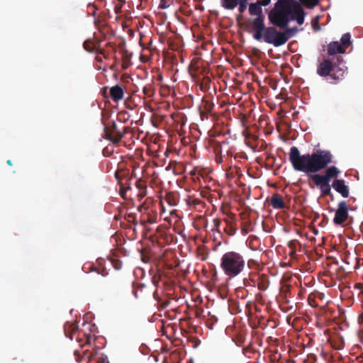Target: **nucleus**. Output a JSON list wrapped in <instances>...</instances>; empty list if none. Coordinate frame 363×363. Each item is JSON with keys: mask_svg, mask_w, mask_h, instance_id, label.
I'll return each mask as SVG.
<instances>
[{"mask_svg": "<svg viewBox=\"0 0 363 363\" xmlns=\"http://www.w3.org/2000/svg\"><path fill=\"white\" fill-rule=\"evenodd\" d=\"M147 195V188H143V189L138 190L137 197L138 201L143 199Z\"/></svg>", "mask_w": 363, "mask_h": 363, "instance_id": "28", "label": "nucleus"}, {"mask_svg": "<svg viewBox=\"0 0 363 363\" xmlns=\"http://www.w3.org/2000/svg\"><path fill=\"white\" fill-rule=\"evenodd\" d=\"M249 0H221L222 6L228 10H233L238 6L240 13L246 11Z\"/></svg>", "mask_w": 363, "mask_h": 363, "instance_id": "11", "label": "nucleus"}, {"mask_svg": "<svg viewBox=\"0 0 363 363\" xmlns=\"http://www.w3.org/2000/svg\"><path fill=\"white\" fill-rule=\"evenodd\" d=\"M351 44V35L349 33L343 34L340 42H330L327 46L328 57H323L318 65L317 74L322 77H329L335 82L342 80L347 67L342 57L336 55L345 53Z\"/></svg>", "mask_w": 363, "mask_h": 363, "instance_id": "2", "label": "nucleus"}, {"mask_svg": "<svg viewBox=\"0 0 363 363\" xmlns=\"http://www.w3.org/2000/svg\"><path fill=\"white\" fill-rule=\"evenodd\" d=\"M294 0H278L268 12L269 23L280 28L287 27L291 21L292 7Z\"/></svg>", "mask_w": 363, "mask_h": 363, "instance_id": "4", "label": "nucleus"}, {"mask_svg": "<svg viewBox=\"0 0 363 363\" xmlns=\"http://www.w3.org/2000/svg\"><path fill=\"white\" fill-rule=\"evenodd\" d=\"M331 186L333 189L340 194L343 198H347L350 195L349 186L342 179H335L333 181Z\"/></svg>", "mask_w": 363, "mask_h": 363, "instance_id": "12", "label": "nucleus"}, {"mask_svg": "<svg viewBox=\"0 0 363 363\" xmlns=\"http://www.w3.org/2000/svg\"><path fill=\"white\" fill-rule=\"evenodd\" d=\"M148 199H147L145 201L138 207L139 211L143 213L140 219L142 225H145L146 223L152 224L157 222V211L150 207V205L147 204Z\"/></svg>", "mask_w": 363, "mask_h": 363, "instance_id": "9", "label": "nucleus"}, {"mask_svg": "<svg viewBox=\"0 0 363 363\" xmlns=\"http://www.w3.org/2000/svg\"><path fill=\"white\" fill-rule=\"evenodd\" d=\"M251 29L254 31L253 38L257 41L263 40L268 44H272L275 47H279L284 45L288 40L294 34L297 28L287 29L284 32H279L274 26L266 27L264 23L263 29L257 31L255 28L254 21H249Z\"/></svg>", "mask_w": 363, "mask_h": 363, "instance_id": "3", "label": "nucleus"}, {"mask_svg": "<svg viewBox=\"0 0 363 363\" xmlns=\"http://www.w3.org/2000/svg\"><path fill=\"white\" fill-rule=\"evenodd\" d=\"M84 48L90 52H95L96 54H104V50L99 48V45L95 44L91 40H88L84 43Z\"/></svg>", "mask_w": 363, "mask_h": 363, "instance_id": "19", "label": "nucleus"}, {"mask_svg": "<svg viewBox=\"0 0 363 363\" xmlns=\"http://www.w3.org/2000/svg\"><path fill=\"white\" fill-rule=\"evenodd\" d=\"M65 335L71 340H73L74 335L78 332V325L74 322H67L64 325Z\"/></svg>", "mask_w": 363, "mask_h": 363, "instance_id": "18", "label": "nucleus"}, {"mask_svg": "<svg viewBox=\"0 0 363 363\" xmlns=\"http://www.w3.org/2000/svg\"><path fill=\"white\" fill-rule=\"evenodd\" d=\"M211 231L214 233H218V234H220V230H219V228L218 227H216L214 225L213 226V228H211Z\"/></svg>", "mask_w": 363, "mask_h": 363, "instance_id": "32", "label": "nucleus"}, {"mask_svg": "<svg viewBox=\"0 0 363 363\" xmlns=\"http://www.w3.org/2000/svg\"><path fill=\"white\" fill-rule=\"evenodd\" d=\"M216 162L218 164H221L223 162V158L225 157L224 155H215Z\"/></svg>", "mask_w": 363, "mask_h": 363, "instance_id": "30", "label": "nucleus"}, {"mask_svg": "<svg viewBox=\"0 0 363 363\" xmlns=\"http://www.w3.org/2000/svg\"><path fill=\"white\" fill-rule=\"evenodd\" d=\"M187 203L189 206L195 208H204L205 203L200 199L189 197L187 200Z\"/></svg>", "mask_w": 363, "mask_h": 363, "instance_id": "21", "label": "nucleus"}, {"mask_svg": "<svg viewBox=\"0 0 363 363\" xmlns=\"http://www.w3.org/2000/svg\"><path fill=\"white\" fill-rule=\"evenodd\" d=\"M128 128L126 126H123L122 129L118 128L116 123L113 122L104 128L106 138L114 144H118L128 132Z\"/></svg>", "mask_w": 363, "mask_h": 363, "instance_id": "8", "label": "nucleus"}, {"mask_svg": "<svg viewBox=\"0 0 363 363\" xmlns=\"http://www.w3.org/2000/svg\"><path fill=\"white\" fill-rule=\"evenodd\" d=\"M271 0H258L255 3H251L249 5V13L251 16H255L254 18H250L249 21H254L255 28L258 30L257 31L263 29L264 21L265 16L262 11V6H268Z\"/></svg>", "mask_w": 363, "mask_h": 363, "instance_id": "6", "label": "nucleus"}, {"mask_svg": "<svg viewBox=\"0 0 363 363\" xmlns=\"http://www.w3.org/2000/svg\"><path fill=\"white\" fill-rule=\"evenodd\" d=\"M110 97L114 102H118L124 97L123 88L120 85H115L110 89Z\"/></svg>", "mask_w": 363, "mask_h": 363, "instance_id": "17", "label": "nucleus"}, {"mask_svg": "<svg viewBox=\"0 0 363 363\" xmlns=\"http://www.w3.org/2000/svg\"><path fill=\"white\" fill-rule=\"evenodd\" d=\"M174 0H160L159 9H166L173 4Z\"/></svg>", "mask_w": 363, "mask_h": 363, "instance_id": "26", "label": "nucleus"}, {"mask_svg": "<svg viewBox=\"0 0 363 363\" xmlns=\"http://www.w3.org/2000/svg\"><path fill=\"white\" fill-rule=\"evenodd\" d=\"M220 267L227 277L234 278L244 270L245 261L240 253L229 251L222 255Z\"/></svg>", "mask_w": 363, "mask_h": 363, "instance_id": "5", "label": "nucleus"}, {"mask_svg": "<svg viewBox=\"0 0 363 363\" xmlns=\"http://www.w3.org/2000/svg\"><path fill=\"white\" fill-rule=\"evenodd\" d=\"M269 202L274 209H284L286 208L284 197L278 193L274 194L271 196Z\"/></svg>", "mask_w": 363, "mask_h": 363, "instance_id": "16", "label": "nucleus"}, {"mask_svg": "<svg viewBox=\"0 0 363 363\" xmlns=\"http://www.w3.org/2000/svg\"><path fill=\"white\" fill-rule=\"evenodd\" d=\"M213 104L210 102V101H206L205 102V105H204V109L207 111V112H211L213 108Z\"/></svg>", "mask_w": 363, "mask_h": 363, "instance_id": "29", "label": "nucleus"}, {"mask_svg": "<svg viewBox=\"0 0 363 363\" xmlns=\"http://www.w3.org/2000/svg\"><path fill=\"white\" fill-rule=\"evenodd\" d=\"M143 94L147 97H152L155 94V89L150 84L146 85L143 89Z\"/></svg>", "mask_w": 363, "mask_h": 363, "instance_id": "23", "label": "nucleus"}, {"mask_svg": "<svg viewBox=\"0 0 363 363\" xmlns=\"http://www.w3.org/2000/svg\"><path fill=\"white\" fill-rule=\"evenodd\" d=\"M102 55H104V58H106V59H107V58H108L107 55L105 54V52H104V54H102Z\"/></svg>", "mask_w": 363, "mask_h": 363, "instance_id": "38", "label": "nucleus"}, {"mask_svg": "<svg viewBox=\"0 0 363 363\" xmlns=\"http://www.w3.org/2000/svg\"><path fill=\"white\" fill-rule=\"evenodd\" d=\"M96 60L98 62H102V58H101V57H99V55H97V56L96 57Z\"/></svg>", "mask_w": 363, "mask_h": 363, "instance_id": "36", "label": "nucleus"}, {"mask_svg": "<svg viewBox=\"0 0 363 363\" xmlns=\"http://www.w3.org/2000/svg\"><path fill=\"white\" fill-rule=\"evenodd\" d=\"M113 59H114V62H115V63H114V65H112V66L111 67V69H114V66H115V65H116V64H117V63L118 62V57H117L116 56H114V57H113Z\"/></svg>", "mask_w": 363, "mask_h": 363, "instance_id": "33", "label": "nucleus"}, {"mask_svg": "<svg viewBox=\"0 0 363 363\" xmlns=\"http://www.w3.org/2000/svg\"><path fill=\"white\" fill-rule=\"evenodd\" d=\"M213 150L215 155L232 156L233 153L228 146V142L223 141L222 143L216 142L213 144Z\"/></svg>", "mask_w": 363, "mask_h": 363, "instance_id": "13", "label": "nucleus"}, {"mask_svg": "<svg viewBox=\"0 0 363 363\" xmlns=\"http://www.w3.org/2000/svg\"><path fill=\"white\" fill-rule=\"evenodd\" d=\"M86 342H89V343L90 342V337H88V338H87Z\"/></svg>", "mask_w": 363, "mask_h": 363, "instance_id": "39", "label": "nucleus"}, {"mask_svg": "<svg viewBox=\"0 0 363 363\" xmlns=\"http://www.w3.org/2000/svg\"><path fill=\"white\" fill-rule=\"evenodd\" d=\"M106 45L107 46H110L113 49L114 52H116V48L113 45H112L111 43H107Z\"/></svg>", "mask_w": 363, "mask_h": 363, "instance_id": "34", "label": "nucleus"}, {"mask_svg": "<svg viewBox=\"0 0 363 363\" xmlns=\"http://www.w3.org/2000/svg\"><path fill=\"white\" fill-rule=\"evenodd\" d=\"M226 226L223 228V230L229 235H233L235 233V228L227 220H225Z\"/></svg>", "mask_w": 363, "mask_h": 363, "instance_id": "24", "label": "nucleus"}, {"mask_svg": "<svg viewBox=\"0 0 363 363\" xmlns=\"http://www.w3.org/2000/svg\"><path fill=\"white\" fill-rule=\"evenodd\" d=\"M6 163L9 165V166H12V162L11 160H8Z\"/></svg>", "mask_w": 363, "mask_h": 363, "instance_id": "37", "label": "nucleus"}, {"mask_svg": "<svg viewBox=\"0 0 363 363\" xmlns=\"http://www.w3.org/2000/svg\"><path fill=\"white\" fill-rule=\"evenodd\" d=\"M213 225L216 226V227H218V228H220V226L222 224V220L219 218H215L213 221Z\"/></svg>", "mask_w": 363, "mask_h": 363, "instance_id": "31", "label": "nucleus"}, {"mask_svg": "<svg viewBox=\"0 0 363 363\" xmlns=\"http://www.w3.org/2000/svg\"><path fill=\"white\" fill-rule=\"evenodd\" d=\"M122 57V69H128L131 65V58H132V54L130 53L127 50H123L121 51Z\"/></svg>", "mask_w": 363, "mask_h": 363, "instance_id": "20", "label": "nucleus"}, {"mask_svg": "<svg viewBox=\"0 0 363 363\" xmlns=\"http://www.w3.org/2000/svg\"><path fill=\"white\" fill-rule=\"evenodd\" d=\"M89 363H105V359L103 357H99L97 352L89 356Z\"/></svg>", "mask_w": 363, "mask_h": 363, "instance_id": "22", "label": "nucleus"}, {"mask_svg": "<svg viewBox=\"0 0 363 363\" xmlns=\"http://www.w3.org/2000/svg\"><path fill=\"white\" fill-rule=\"evenodd\" d=\"M289 159L296 171L304 172L320 188L322 196H330L333 200L330 182L313 176V173L321 171L333 162L329 150H318L312 154L301 155L298 147L294 146L290 149Z\"/></svg>", "mask_w": 363, "mask_h": 363, "instance_id": "1", "label": "nucleus"}, {"mask_svg": "<svg viewBox=\"0 0 363 363\" xmlns=\"http://www.w3.org/2000/svg\"><path fill=\"white\" fill-rule=\"evenodd\" d=\"M135 187H136L137 190H139V189H143V188H147V184H146L145 181L140 179L136 181Z\"/></svg>", "mask_w": 363, "mask_h": 363, "instance_id": "27", "label": "nucleus"}, {"mask_svg": "<svg viewBox=\"0 0 363 363\" xmlns=\"http://www.w3.org/2000/svg\"><path fill=\"white\" fill-rule=\"evenodd\" d=\"M348 211L349 205L347 202L346 201H340L335 211L333 223L337 225H342L349 217Z\"/></svg>", "mask_w": 363, "mask_h": 363, "instance_id": "10", "label": "nucleus"}, {"mask_svg": "<svg viewBox=\"0 0 363 363\" xmlns=\"http://www.w3.org/2000/svg\"><path fill=\"white\" fill-rule=\"evenodd\" d=\"M304 11L301 5L294 1L292 7L291 20H296L299 25H302L304 22Z\"/></svg>", "mask_w": 363, "mask_h": 363, "instance_id": "14", "label": "nucleus"}, {"mask_svg": "<svg viewBox=\"0 0 363 363\" xmlns=\"http://www.w3.org/2000/svg\"><path fill=\"white\" fill-rule=\"evenodd\" d=\"M128 176V172L127 170L118 169L115 172V177L120 186V195L124 199H129L132 197V194L130 193L132 191V188L130 186L131 179Z\"/></svg>", "mask_w": 363, "mask_h": 363, "instance_id": "7", "label": "nucleus"}, {"mask_svg": "<svg viewBox=\"0 0 363 363\" xmlns=\"http://www.w3.org/2000/svg\"><path fill=\"white\" fill-rule=\"evenodd\" d=\"M340 173V172L337 167L331 166L326 169L323 175L313 173V176L330 182L333 178L337 179Z\"/></svg>", "mask_w": 363, "mask_h": 363, "instance_id": "15", "label": "nucleus"}, {"mask_svg": "<svg viewBox=\"0 0 363 363\" xmlns=\"http://www.w3.org/2000/svg\"><path fill=\"white\" fill-rule=\"evenodd\" d=\"M313 28L315 30H319L320 29V27L318 23H316L313 26Z\"/></svg>", "mask_w": 363, "mask_h": 363, "instance_id": "35", "label": "nucleus"}, {"mask_svg": "<svg viewBox=\"0 0 363 363\" xmlns=\"http://www.w3.org/2000/svg\"><path fill=\"white\" fill-rule=\"evenodd\" d=\"M320 0H300L307 8L311 9L318 4Z\"/></svg>", "mask_w": 363, "mask_h": 363, "instance_id": "25", "label": "nucleus"}]
</instances>
